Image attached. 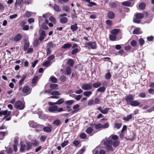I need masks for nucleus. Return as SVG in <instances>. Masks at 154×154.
I'll list each match as a JSON object with an SVG mask.
<instances>
[{
	"label": "nucleus",
	"instance_id": "obj_1",
	"mask_svg": "<svg viewBox=\"0 0 154 154\" xmlns=\"http://www.w3.org/2000/svg\"><path fill=\"white\" fill-rule=\"evenodd\" d=\"M85 46L89 49H95L97 48V43L95 41L86 42Z\"/></svg>",
	"mask_w": 154,
	"mask_h": 154
},
{
	"label": "nucleus",
	"instance_id": "obj_2",
	"mask_svg": "<svg viewBox=\"0 0 154 154\" xmlns=\"http://www.w3.org/2000/svg\"><path fill=\"white\" fill-rule=\"evenodd\" d=\"M14 107L17 109L22 110L25 108V105L21 101L18 100L15 103Z\"/></svg>",
	"mask_w": 154,
	"mask_h": 154
},
{
	"label": "nucleus",
	"instance_id": "obj_3",
	"mask_svg": "<svg viewBox=\"0 0 154 154\" xmlns=\"http://www.w3.org/2000/svg\"><path fill=\"white\" fill-rule=\"evenodd\" d=\"M104 145L106 147L107 150L109 151H112V141L111 140H107L105 141L104 143Z\"/></svg>",
	"mask_w": 154,
	"mask_h": 154
},
{
	"label": "nucleus",
	"instance_id": "obj_4",
	"mask_svg": "<svg viewBox=\"0 0 154 154\" xmlns=\"http://www.w3.org/2000/svg\"><path fill=\"white\" fill-rule=\"evenodd\" d=\"M92 88V84L90 83L83 84L82 86V88L84 90H91Z\"/></svg>",
	"mask_w": 154,
	"mask_h": 154
},
{
	"label": "nucleus",
	"instance_id": "obj_5",
	"mask_svg": "<svg viewBox=\"0 0 154 154\" xmlns=\"http://www.w3.org/2000/svg\"><path fill=\"white\" fill-rule=\"evenodd\" d=\"M64 101V99L63 98H61L59 99L56 102L53 103L51 102H49V104L50 105H60L63 103Z\"/></svg>",
	"mask_w": 154,
	"mask_h": 154
},
{
	"label": "nucleus",
	"instance_id": "obj_6",
	"mask_svg": "<svg viewBox=\"0 0 154 154\" xmlns=\"http://www.w3.org/2000/svg\"><path fill=\"white\" fill-rule=\"evenodd\" d=\"M11 111H8L7 110L5 111L2 110L0 111V116L3 115L5 116H8L11 115Z\"/></svg>",
	"mask_w": 154,
	"mask_h": 154
},
{
	"label": "nucleus",
	"instance_id": "obj_7",
	"mask_svg": "<svg viewBox=\"0 0 154 154\" xmlns=\"http://www.w3.org/2000/svg\"><path fill=\"white\" fill-rule=\"evenodd\" d=\"M125 99L127 102L130 104V103L134 100V98L132 95L130 94L128 95Z\"/></svg>",
	"mask_w": 154,
	"mask_h": 154
},
{
	"label": "nucleus",
	"instance_id": "obj_8",
	"mask_svg": "<svg viewBox=\"0 0 154 154\" xmlns=\"http://www.w3.org/2000/svg\"><path fill=\"white\" fill-rule=\"evenodd\" d=\"M48 109L51 112H54L57 111L58 109V106L56 105L51 106L49 107Z\"/></svg>",
	"mask_w": 154,
	"mask_h": 154
},
{
	"label": "nucleus",
	"instance_id": "obj_9",
	"mask_svg": "<svg viewBox=\"0 0 154 154\" xmlns=\"http://www.w3.org/2000/svg\"><path fill=\"white\" fill-rule=\"evenodd\" d=\"M23 3V0H16L15 4V6L17 8L18 7H21L22 6Z\"/></svg>",
	"mask_w": 154,
	"mask_h": 154
},
{
	"label": "nucleus",
	"instance_id": "obj_10",
	"mask_svg": "<svg viewBox=\"0 0 154 154\" xmlns=\"http://www.w3.org/2000/svg\"><path fill=\"white\" fill-rule=\"evenodd\" d=\"M22 91L24 93L29 94L30 91L29 87L28 86H26L23 89Z\"/></svg>",
	"mask_w": 154,
	"mask_h": 154
},
{
	"label": "nucleus",
	"instance_id": "obj_11",
	"mask_svg": "<svg viewBox=\"0 0 154 154\" xmlns=\"http://www.w3.org/2000/svg\"><path fill=\"white\" fill-rule=\"evenodd\" d=\"M22 37V35L20 34H17L14 37V40L16 42H17L20 40Z\"/></svg>",
	"mask_w": 154,
	"mask_h": 154
},
{
	"label": "nucleus",
	"instance_id": "obj_12",
	"mask_svg": "<svg viewBox=\"0 0 154 154\" xmlns=\"http://www.w3.org/2000/svg\"><path fill=\"white\" fill-rule=\"evenodd\" d=\"M60 22L61 23H65L68 21L67 18L65 17H60Z\"/></svg>",
	"mask_w": 154,
	"mask_h": 154
},
{
	"label": "nucleus",
	"instance_id": "obj_13",
	"mask_svg": "<svg viewBox=\"0 0 154 154\" xmlns=\"http://www.w3.org/2000/svg\"><path fill=\"white\" fill-rule=\"evenodd\" d=\"M45 36V32L44 30H42L41 32L40 37L38 38L39 40L40 41H42L44 39Z\"/></svg>",
	"mask_w": 154,
	"mask_h": 154
},
{
	"label": "nucleus",
	"instance_id": "obj_14",
	"mask_svg": "<svg viewBox=\"0 0 154 154\" xmlns=\"http://www.w3.org/2000/svg\"><path fill=\"white\" fill-rule=\"evenodd\" d=\"M43 129L45 132H50L52 131V127L51 125L49 127H45L43 128Z\"/></svg>",
	"mask_w": 154,
	"mask_h": 154
},
{
	"label": "nucleus",
	"instance_id": "obj_15",
	"mask_svg": "<svg viewBox=\"0 0 154 154\" xmlns=\"http://www.w3.org/2000/svg\"><path fill=\"white\" fill-rule=\"evenodd\" d=\"M31 143L34 146H37L39 145V142L35 139H32Z\"/></svg>",
	"mask_w": 154,
	"mask_h": 154
},
{
	"label": "nucleus",
	"instance_id": "obj_16",
	"mask_svg": "<svg viewBox=\"0 0 154 154\" xmlns=\"http://www.w3.org/2000/svg\"><path fill=\"white\" fill-rule=\"evenodd\" d=\"M38 77L37 76H35L33 79L32 80V83L33 85V86L36 85V83L38 81Z\"/></svg>",
	"mask_w": 154,
	"mask_h": 154
},
{
	"label": "nucleus",
	"instance_id": "obj_17",
	"mask_svg": "<svg viewBox=\"0 0 154 154\" xmlns=\"http://www.w3.org/2000/svg\"><path fill=\"white\" fill-rule=\"evenodd\" d=\"M26 150H27L26 145L25 144H21L20 151L21 152H24Z\"/></svg>",
	"mask_w": 154,
	"mask_h": 154
},
{
	"label": "nucleus",
	"instance_id": "obj_18",
	"mask_svg": "<svg viewBox=\"0 0 154 154\" xmlns=\"http://www.w3.org/2000/svg\"><path fill=\"white\" fill-rule=\"evenodd\" d=\"M63 10L66 12H69L70 10V8L69 6L65 5H63L62 8Z\"/></svg>",
	"mask_w": 154,
	"mask_h": 154
},
{
	"label": "nucleus",
	"instance_id": "obj_19",
	"mask_svg": "<svg viewBox=\"0 0 154 154\" xmlns=\"http://www.w3.org/2000/svg\"><path fill=\"white\" fill-rule=\"evenodd\" d=\"M132 106H137L139 104V103L137 100L133 101L130 103V104Z\"/></svg>",
	"mask_w": 154,
	"mask_h": 154
},
{
	"label": "nucleus",
	"instance_id": "obj_20",
	"mask_svg": "<svg viewBox=\"0 0 154 154\" xmlns=\"http://www.w3.org/2000/svg\"><path fill=\"white\" fill-rule=\"evenodd\" d=\"M101 85V83L99 81L94 82L93 84V86L94 88H98Z\"/></svg>",
	"mask_w": 154,
	"mask_h": 154
},
{
	"label": "nucleus",
	"instance_id": "obj_21",
	"mask_svg": "<svg viewBox=\"0 0 154 154\" xmlns=\"http://www.w3.org/2000/svg\"><path fill=\"white\" fill-rule=\"evenodd\" d=\"M92 94V92L91 91H86L83 93L84 95L85 96L89 97Z\"/></svg>",
	"mask_w": 154,
	"mask_h": 154
},
{
	"label": "nucleus",
	"instance_id": "obj_22",
	"mask_svg": "<svg viewBox=\"0 0 154 154\" xmlns=\"http://www.w3.org/2000/svg\"><path fill=\"white\" fill-rule=\"evenodd\" d=\"M143 14L142 13H139L135 15V17L136 19L140 20L142 19L143 17Z\"/></svg>",
	"mask_w": 154,
	"mask_h": 154
},
{
	"label": "nucleus",
	"instance_id": "obj_23",
	"mask_svg": "<svg viewBox=\"0 0 154 154\" xmlns=\"http://www.w3.org/2000/svg\"><path fill=\"white\" fill-rule=\"evenodd\" d=\"M93 127H94L97 129H101L103 128L102 125L100 123L97 124H94L93 125Z\"/></svg>",
	"mask_w": 154,
	"mask_h": 154
},
{
	"label": "nucleus",
	"instance_id": "obj_24",
	"mask_svg": "<svg viewBox=\"0 0 154 154\" xmlns=\"http://www.w3.org/2000/svg\"><path fill=\"white\" fill-rule=\"evenodd\" d=\"M108 17L110 19H112L115 17L114 13L111 11L109 12L107 14Z\"/></svg>",
	"mask_w": 154,
	"mask_h": 154
},
{
	"label": "nucleus",
	"instance_id": "obj_25",
	"mask_svg": "<svg viewBox=\"0 0 154 154\" xmlns=\"http://www.w3.org/2000/svg\"><path fill=\"white\" fill-rule=\"evenodd\" d=\"M72 46V44L69 43H67L64 44L62 48L63 49H66L69 48Z\"/></svg>",
	"mask_w": 154,
	"mask_h": 154
},
{
	"label": "nucleus",
	"instance_id": "obj_26",
	"mask_svg": "<svg viewBox=\"0 0 154 154\" xmlns=\"http://www.w3.org/2000/svg\"><path fill=\"white\" fill-rule=\"evenodd\" d=\"M53 7L55 11L60 12L61 11V8L59 6L57 5H54Z\"/></svg>",
	"mask_w": 154,
	"mask_h": 154
},
{
	"label": "nucleus",
	"instance_id": "obj_27",
	"mask_svg": "<svg viewBox=\"0 0 154 154\" xmlns=\"http://www.w3.org/2000/svg\"><path fill=\"white\" fill-rule=\"evenodd\" d=\"M55 46V44H54L51 42H50L47 44V48L51 49L52 48H53Z\"/></svg>",
	"mask_w": 154,
	"mask_h": 154
},
{
	"label": "nucleus",
	"instance_id": "obj_28",
	"mask_svg": "<svg viewBox=\"0 0 154 154\" xmlns=\"http://www.w3.org/2000/svg\"><path fill=\"white\" fill-rule=\"evenodd\" d=\"M75 100H66L65 102V103L68 105H71L73 104L75 102Z\"/></svg>",
	"mask_w": 154,
	"mask_h": 154
},
{
	"label": "nucleus",
	"instance_id": "obj_29",
	"mask_svg": "<svg viewBox=\"0 0 154 154\" xmlns=\"http://www.w3.org/2000/svg\"><path fill=\"white\" fill-rule=\"evenodd\" d=\"M26 144L27 146V151H28L32 148V145L31 142H26Z\"/></svg>",
	"mask_w": 154,
	"mask_h": 154
},
{
	"label": "nucleus",
	"instance_id": "obj_30",
	"mask_svg": "<svg viewBox=\"0 0 154 154\" xmlns=\"http://www.w3.org/2000/svg\"><path fill=\"white\" fill-rule=\"evenodd\" d=\"M29 123L31 127L35 128L37 127V123L32 121L29 122Z\"/></svg>",
	"mask_w": 154,
	"mask_h": 154
},
{
	"label": "nucleus",
	"instance_id": "obj_31",
	"mask_svg": "<svg viewBox=\"0 0 154 154\" xmlns=\"http://www.w3.org/2000/svg\"><path fill=\"white\" fill-rule=\"evenodd\" d=\"M146 5L144 2H142L139 5V8L141 10H144L145 8Z\"/></svg>",
	"mask_w": 154,
	"mask_h": 154
},
{
	"label": "nucleus",
	"instance_id": "obj_32",
	"mask_svg": "<svg viewBox=\"0 0 154 154\" xmlns=\"http://www.w3.org/2000/svg\"><path fill=\"white\" fill-rule=\"evenodd\" d=\"M110 109V108L106 107L104 109H102L101 112L103 114H105L108 112V111Z\"/></svg>",
	"mask_w": 154,
	"mask_h": 154
},
{
	"label": "nucleus",
	"instance_id": "obj_33",
	"mask_svg": "<svg viewBox=\"0 0 154 154\" xmlns=\"http://www.w3.org/2000/svg\"><path fill=\"white\" fill-rule=\"evenodd\" d=\"M50 80L52 82L54 83H57V78L53 76L51 77L49 79V81Z\"/></svg>",
	"mask_w": 154,
	"mask_h": 154
},
{
	"label": "nucleus",
	"instance_id": "obj_34",
	"mask_svg": "<svg viewBox=\"0 0 154 154\" xmlns=\"http://www.w3.org/2000/svg\"><path fill=\"white\" fill-rule=\"evenodd\" d=\"M70 28L73 32L76 31L78 29L77 25L75 24L73 25H72L71 26Z\"/></svg>",
	"mask_w": 154,
	"mask_h": 154
},
{
	"label": "nucleus",
	"instance_id": "obj_35",
	"mask_svg": "<svg viewBox=\"0 0 154 154\" xmlns=\"http://www.w3.org/2000/svg\"><path fill=\"white\" fill-rule=\"evenodd\" d=\"M80 50L78 48H75L72 50L71 51V54L72 55L76 54L77 53L79 52Z\"/></svg>",
	"mask_w": 154,
	"mask_h": 154
},
{
	"label": "nucleus",
	"instance_id": "obj_36",
	"mask_svg": "<svg viewBox=\"0 0 154 154\" xmlns=\"http://www.w3.org/2000/svg\"><path fill=\"white\" fill-rule=\"evenodd\" d=\"M133 33L136 34H139L141 33L140 28H137L133 31Z\"/></svg>",
	"mask_w": 154,
	"mask_h": 154
},
{
	"label": "nucleus",
	"instance_id": "obj_37",
	"mask_svg": "<svg viewBox=\"0 0 154 154\" xmlns=\"http://www.w3.org/2000/svg\"><path fill=\"white\" fill-rule=\"evenodd\" d=\"M131 118H132V115L131 114H130V115H129L127 116L126 117H124L123 118V119L125 121H128L130 119H131Z\"/></svg>",
	"mask_w": 154,
	"mask_h": 154
},
{
	"label": "nucleus",
	"instance_id": "obj_38",
	"mask_svg": "<svg viewBox=\"0 0 154 154\" xmlns=\"http://www.w3.org/2000/svg\"><path fill=\"white\" fill-rule=\"evenodd\" d=\"M122 4L124 6H129L131 5V3L129 1H127L122 2Z\"/></svg>",
	"mask_w": 154,
	"mask_h": 154
},
{
	"label": "nucleus",
	"instance_id": "obj_39",
	"mask_svg": "<svg viewBox=\"0 0 154 154\" xmlns=\"http://www.w3.org/2000/svg\"><path fill=\"white\" fill-rule=\"evenodd\" d=\"M32 15V12L26 11L25 12L24 17H29L31 16Z\"/></svg>",
	"mask_w": 154,
	"mask_h": 154
},
{
	"label": "nucleus",
	"instance_id": "obj_40",
	"mask_svg": "<svg viewBox=\"0 0 154 154\" xmlns=\"http://www.w3.org/2000/svg\"><path fill=\"white\" fill-rule=\"evenodd\" d=\"M106 88L104 87H101L97 89V91L98 92H103L105 90Z\"/></svg>",
	"mask_w": 154,
	"mask_h": 154
},
{
	"label": "nucleus",
	"instance_id": "obj_41",
	"mask_svg": "<svg viewBox=\"0 0 154 154\" xmlns=\"http://www.w3.org/2000/svg\"><path fill=\"white\" fill-rule=\"evenodd\" d=\"M51 94L52 95H60L61 94L57 91H54L51 93Z\"/></svg>",
	"mask_w": 154,
	"mask_h": 154
},
{
	"label": "nucleus",
	"instance_id": "obj_42",
	"mask_svg": "<svg viewBox=\"0 0 154 154\" xmlns=\"http://www.w3.org/2000/svg\"><path fill=\"white\" fill-rule=\"evenodd\" d=\"M79 105L78 104H76L74 105L73 106L72 108L74 110L77 112L79 110Z\"/></svg>",
	"mask_w": 154,
	"mask_h": 154
},
{
	"label": "nucleus",
	"instance_id": "obj_43",
	"mask_svg": "<svg viewBox=\"0 0 154 154\" xmlns=\"http://www.w3.org/2000/svg\"><path fill=\"white\" fill-rule=\"evenodd\" d=\"M93 131V129L91 127H89L86 130V132L88 134H90Z\"/></svg>",
	"mask_w": 154,
	"mask_h": 154
},
{
	"label": "nucleus",
	"instance_id": "obj_44",
	"mask_svg": "<svg viewBox=\"0 0 154 154\" xmlns=\"http://www.w3.org/2000/svg\"><path fill=\"white\" fill-rule=\"evenodd\" d=\"M74 61L72 59H69L67 61V64L71 66H73L74 64Z\"/></svg>",
	"mask_w": 154,
	"mask_h": 154
},
{
	"label": "nucleus",
	"instance_id": "obj_45",
	"mask_svg": "<svg viewBox=\"0 0 154 154\" xmlns=\"http://www.w3.org/2000/svg\"><path fill=\"white\" fill-rule=\"evenodd\" d=\"M119 29H114L111 31L112 34L115 35H116L118 34Z\"/></svg>",
	"mask_w": 154,
	"mask_h": 154
},
{
	"label": "nucleus",
	"instance_id": "obj_46",
	"mask_svg": "<svg viewBox=\"0 0 154 154\" xmlns=\"http://www.w3.org/2000/svg\"><path fill=\"white\" fill-rule=\"evenodd\" d=\"M61 123V121L59 119L55 120L53 122V124L55 125L58 126Z\"/></svg>",
	"mask_w": 154,
	"mask_h": 154
},
{
	"label": "nucleus",
	"instance_id": "obj_47",
	"mask_svg": "<svg viewBox=\"0 0 154 154\" xmlns=\"http://www.w3.org/2000/svg\"><path fill=\"white\" fill-rule=\"evenodd\" d=\"M66 74L69 75L71 73V68L69 66L67 67L66 69Z\"/></svg>",
	"mask_w": 154,
	"mask_h": 154
},
{
	"label": "nucleus",
	"instance_id": "obj_48",
	"mask_svg": "<svg viewBox=\"0 0 154 154\" xmlns=\"http://www.w3.org/2000/svg\"><path fill=\"white\" fill-rule=\"evenodd\" d=\"M47 138L46 136L43 135L41 136L40 137V140L42 142H44Z\"/></svg>",
	"mask_w": 154,
	"mask_h": 154
},
{
	"label": "nucleus",
	"instance_id": "obj_49",
	"mask_svg": "<svg viewBox=\"0 0 154 154\" xmlns=\"http://www.w3.org/2000/svg\"><path fill=\"white\" fill-rule=\"evenodd\" d=\"M69 141L68 140H66L64 141L61 144V146L62 147H64L65 146L67 145L69 143Z\"/></svg>",
	"mask_w": 154,
	"mask_h": 154
},
{
	"label": "nucleus",
	"instance_id": "obj_50",
	"mask_svg": "<svg viewBox=\"0 0 154 154\" xmlns=\"http://www.w3.org/2000/svg\"><path fill=\"white\" fill-rule=\"evenodd\" d=\"M109 38L111 40L114 41L116 39V36L115 35L112 34L109 36Z\"/></svg>",
	"mask_w": 154,
	"mask_h": 154
},
{
	"label": "nucleus",
	"instance_id": "obj_51",
	"mask_svg": "<svg viewBox=\"0 0 154 154\" xmlns=\"http://www.w3.org/2000/svg\"><path fill=\"white\" fill-rule=\"evenodd\" d=\"M58 86V85L56 84H51L50 85V88L53 89H56Z\"/></svg>",
	"mask_w": 154,
	"mask_h": 154
},
{
	"label": "nucleus",
	"instance_id": "obj_52",
	"mask_svg": "<svg viewBox=\"0 0 154 154\" xmlns=\"http://www.w3.org/2000/svg\"><path fill=\"white\" fill-rule=\"evenodd\" d=\"M111 76V75L110 73L109 72H108L105 75V78L106 79H109L110 78Z\"/></svg>",
	"mask_w": 154,
	"mask_h": 154
},
{
	"label": "nucleus",
	"instance_id": "obj_53",
	"mask_svg": "<svg viewBox=\"0 0 154 154\" xmlns=\"http://www.w3.org/2000/svg\"><path fill=\"white\" fill-rule=\"evenodd\" d=\"M110 137L114 140H116L118 139L119 137L118 136L115 135H111Z\"/></svg>",
	"mask_w": 154,
	"mask_h": 154
},
{
	"label": "nucleus",
	"instance_id": "obj_54",
	"mask_svg": "<svg viewBox=\"0 0 154 154\" xmlns=\"http://www.w3.org/2000/svg\"><path fill=\"white\" fill-rule=\"evenodd\" d=\"M139 45L142 46L144 43V40L142 38H140L138 41Z\"/></svg>",
	"mask_w": 154,
	"mask_h": 154
},
{
	"label": "nucleus",
	"instance_id": "obj_55",
	"mask_svg": "<svg viewBox=\"0 0 154 154\" xmlns=\"http://www.w3.org/2000/svg\"><path fill=\"white\" fill-rule=\"evenodd\" d=\"M119 142L118 141H114L113 142H112V144L114 147L118 146L119 145Z\"/></svg>",
	"mask_w": 154,
	"mask_h": 154
},
{
	"label": "nucleus",
	"instance_id": "obj_56",
	"mask_svg": "<svg viewBox=\"0 0 154 154\" xmlns=\"http://www.w3.org/2000/svg\"><path fill=\"white\" fill-rule=\"evenodd\" d=\"M55 58V56L52 54L51 55L49 56L47 59H48V60L50 62V61L53 59H54Z\"/></svg>",
	"mask_w": 154,
	"mask_h": 154
},
{
	"label": "nucleus",
	"instance_id": "obj_57",
	"mask_svg": "<svg viewBox=\"0 0 154 154\" xmlns=\"http://www.w3.org/2000/svg\"><path fill=\"white\" fill-rule=\"evenodd\" d=\"M80 137L81 139H85L86 137V135L85 133H83L80 134Z\"/></svg>",
	"mask_w": 154,
	"mask_h": 154
},
{
	"label": "nucleus",
	"instance_id": "obj_58",
	"mask_svg": "<svg viewBox=\"0 0 154 154\" xmlns=\"http://www.w3.org/2000/svg\"><path fill=\"white\" fill-rule=\"evenodd\" d=\"M94 104V100H91L89 101L88 102V105L89 106H91Z\"/></svg>",
	"mask_w": 154,
	"mask_h": 154
},
{
	"label": "nucleus",
	"instance_id": "obj_59",
	"mask_svg": "<svg viewBox=\"0 0 154 154\" xmlns=\"http://www.w3.org/2000/svg\"><path fill=\"white\" fill-rule=\"evenodd\" d=\"M29 44L28 43H26L24 45V49L25 51H26L27 50V49L29 47Z\"/></svg>",
	"mask_w": 154,
	"mask_h": 154
},
{
	"label": "nucleus",
	"instance_id": "obj_60",
	"mask_svg": "<svg viewBox=\"0 0 154 154\" xmlns=\"http://www.w3.org/2000/svg\"><path fill=\"white\" fill-rule=\"evenodd\" d=\"M85 150V148H83L79 150L76 154H82Z\"/></svg>",
	"mask_w": 154,
	"mask_h": 154
},
{
	"label": "nucleus",
	"instance_id": "obj_61",
	"mask_svg": "<svg viewBox=\"0 0 154 154\" xmlns=\"http://www.w3.org/2000/svg\"><path fill=\"white\" fill-rule=\"evenodd\" d=\"M80 142L78 140H75L73 142V144L75 146H77L79 144Z\"/></svg>",
	"mask_w": 154,
	"mask_h": 154
},
{
	"label": "nucleus",
	"instance_id": "obj_62",
	"mask_svg": "<svg viewBox=\"0 0 154 154\" xmlns=\"http://www.w3.org/2000/svg\"><path fill=\"white\" fill-rule=\"evenodd\" d=\"M122 124L121 123H116L115 124V127L118 129H119L122 126Z\"/></svg>",
	"mask_w": 154,
	"mask_h": 154
},
{
	"label": "nucleus",
	"instance_id": "obj_63",
	"mask_svg": "<svg viewBox=\"0 0 154 154\" xmlns=\"http://www.w3.org/2000/svg\"><path fill=\"white\" fill-rule=\"evenodd\" d=\"M96 5V4L94 2H90L89 3V4L88 5L89 7H92L94 5Z\"/></svg>",
	"mask_w": 154,
	"mask_h": 154
},
{
	"label": "nucleus",
	"instance_id": "obj_64",
	"mask_svg": "<svg viewBox=\"0 0 154 154\" xmlns=\"http://www.w3.org/2000/svg\"><path fill=\"white\" fill-rule=\"evenodd\" d=\"M38 39H36L34 41L33 43V46H34L36 47L38 45Z\"/></svg>",
	"mask_w": 154,
	"mask_h": 154
}]
</instances>
